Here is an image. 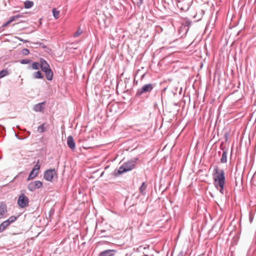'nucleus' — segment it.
<instances>
[{
	"instance_id": "obj_28",
	"label": "nucleus",
	"mask_w": 256,
	"mask_h": 256,
	"mask_svg": "<svg viewBox=\"0 0 256 256\" xmlns=\"http://www.w3.org/2000/svg\"><path fill=\"white\" fill-rule=\"evenodd\" d=\"M40 166L39 164V160H38L36 164L34 166L33 169L34 170L36 171H38L40 170Z\"/></svg>"
},
{
	"instance_id": "obj_18",
	"label": "nucleus",
	"mask_w": 256,
	"mask_h": 256,
	"mask_svg": "<svg viewBox=\"0 0 256 256\" xmlns=\"http://www.w3.org/2000/svg\"><path fill=\"white\" fill-rule=\"evenodd\" d=\"M33 77L34 78H42L44 76L40 71H37L34 73Z\"/></svg>"
},
{
	"instance_id": "obj_36",
	"label": "nucleus",
	"mask_w": 256,
	"mask_h": 256,
	"mask_svg": "<svg viewBox=\"0 0 256 256\" xmlns=\"http://www.w3.org/2000/svg\"><path fill=\"white\" fill-rule=\"evenodd\" d=\"M142 2V0H140V2H138V4H141Z\"/></svg>"
},
{
	"instance_id": "obj_20",
	"label": "nucleus",
	"mask_w": 256,
	"mask_h": 256,
	"mask_svg": "<svg viewBox=\"0 0 256 256\" xmlns=\"http://www.w3.org/2000/svg\"><path fill=\"white\" fill-rule=\"evenodd\" d=\"M52 14H53V16L54 17L56 18V19H58V18H59V14H60V11L56 10V8H54L52 9Z\"/></svg>"
},
{
	"instance_id": "obj_13",
	"label": "nucleus",
	"mask_w": 256,
	"mask_h": 256,
	"mask_svg": "<svg viewBox=\"0 0 256 256\" xmlns=\"http://www.w3.org/2000/svg\"><path fill=\"white\" fill-rule=\"evenodd\" d=\"M44 104V102H42L36 104L34 107V110L35 112H41L43 110L42 104Z\"/></svg>"
},
{
	"instance_id": "obj_35",
	"label": "nucleus",
	"mask_w": 256,
	"mask_h": 256,
	"mask_svg": "<svg viewBox=\"0 0 256 256\" xmlns=\"http://www.w3.org/2000/svg\"><path fill=\"white\" fill-rule=\"evenodd\" d=\"M5 229L1 226V224H0V233L2 232Z\"/></svg>"
},
{
	"instance_id": "obj_2",
	"label": "nucleus",
	"mask_w": 256,
	"mask_h": 256,
	"mask_svg": "<svg viewBox=\"0 0 256 256\" xmlns=\"http://www.w3.org/2000/svg\"><path fill=\"white\" fill-rule=\"evenodd\" d=\"M44 178L46 180L52 182L58 178V174L54 168H50L44 172Z\"/></svg>"
},
{
	"instance_id": "obj_19",
	"label": "nucleus",
	"mask_w": 256,
	"mask_h": 256,
	"mask_svg": "<svg viewBox=\"0 0 256 256\" xmlns=\"http://www.w3.org/2000/svg\"><path fill=\"white\" fill-rule=\"evenodd\" d=\"M31 68L34 70H38L40 68V60L39 62H34L32 64Z\"/></svg>"
},
{
	"instance_id": "obj_1",
	"label": "nucleus",
	"mask_w": 256,
	"mask_h": 256,
	"mask_svg": "<svg viewBox=\"0 0 256 256\" xmlns=\"http://www.w3.org/2000/svg\"><path fill=\"white\" fill-rule=\"evenodd\" d=\"M212 178L216 188L222 194H224L226 180L224 170H220L218 166H216L214 168Z\"/></svg>"
},
{
	"instance_id": "obj_14",
	"label": "nucleus",
	"mask_w": 256,
	"mask_h": 256,
	"mask_svg": "<svg viewBox=\"0 0 256 256\" xmlns=\"http://www.w3.org/2000/svg\"><path fill=\"white\" fill-rule=\"evenodd\" d=\"M38 171H36L32 169V170L30 172V174H29L28 180H30L34 179L38 176Z\"/></svg>"
},
{
	"instance_id": "obj_7",
	"label": "nucleus",
	"mask_w": 256,
	"mask_h": 256,
	"mask_svg": "<svg viewBox=\"0 0 256 256\" xmlns=\"http://www.w3.org/2000/svg\"><path fill=\"white\" fill-rule=\"evenodd\" d=\"M116 253L114 250H107L100 252L98 256H114Z\"/></svg>"
},
{
	"instance_id": "obj_11",
	"label": "nucleus",
	"mask_w": 256,
	"mask_h": 256,
	"mask_svg": "<svg viewBox=\"0 0 256 256\" xmlns=\"http://www.w3.org/2000/svg\"><path fill=\"white\" fill-rule=\"evenodd\" d=\"M7 212V207L6 204L4 202L0 204V215H3Z\"/></svg>"
},
{
	"instance_id": "obj_30",
	"label": "nucleus",
	"mask_w": 256,
	"mask_h": 256,
	"mask_svg": "<svg viewBox=\"0 0 256 256\" xmlns=\"http://www.w3.org/2000/svg\"><path fill=\"white\" fill-rule=\"evenodd\" d=\"M192 22L190 20H186L184 24V26H188L191 24Z\"/></svg>"
},
{
	"instance_id": "obj_17",
	"label": "nucleus",
	"mask_w": 256,
	"mask_h": 256,
	"mask_svg": "<svg viewBox=\"0 0 256 256\" xmlns=\"http://www.w3.org/2000/svg\"><path fill=\"white\" fill-rule=\"evenodd\" d=\"M34 6V2L32 1L26 0L24 2V6L26 8H30Z\"/></svg>"
},
{
	"instance_id": "obj_22",
	"label": "nucleus",
	"mask_w": 256,
	"mask_h": 256,
	"mask_svg": "<svg viewBox=\"0 0 256 256\" xmlns=\"http://www.w3.org/2000/svg\"><path fill=\"white\" fill-rule=\"evenodd\" d=\"M46 130V128H44V124H40L38 128V131L39 132H44Z\"/></svg>"
},
{
	"instance_id": "obj_23",
	"label": "nucleus",
	"mask_w": 256,
	"mask_h": 256,
	"mask_svg": "<svg viewBox=\"0 0 256 256\" xmlns=\"http://www.w3.org/2000/svg\"><path fill=\"white\" fill-rule=\"evenodd\" d=\"M17 219V217L15 216H11L6 220L9 222L10 224L14 222Z\"/></svg>"
},
{
	"instance_id": "obj_21",
	"label": "nucleus",
	"mask_w": 256,
	"mask_h": 256,
	"mask_svg": "<svg viewBox=\"0 0 256 256\" xmlns=\"http://www.w3.org/2000/svg\"><path fill=\"white\" fill-rule=\"evenodd\" d=\"M9 74L7 70H3L0 72V78H4Z\"/></svg>"
},
{
	"instance_id": "obj_3",
	"label": "nucleus",
	"mask_w": 256,
	"mask_h": 256,
	"mask_svg": "<svg viewBox=\"0 0 256 256\" xmlns=\"http://www.w3.org/2000/svg\"><path fill=\"white\" fill-rule=\"evenodd\" d=\"M154 88V86L152 84H144L140 88L138 89L136 94V97H139L144 94L150 92Z\"/></svg>"
},
{
	"instance_id": "obj_38",
	"label": "nucleus",
	"mask_w": 256,
	"mask_h": 256,
	"mask_svg": "<svg viewBox=\"0 0 256 256\" xmlns=\"http://www.w3.org/2000/svg\"><path fill=\"white\" fill-rule=\"evenodd\" d=\"M16 137L18 138H19L18 136L17 135H16Z\"/></svg>"
},
{
	"instance_id": "obj_27",
	"label": "nucleus",
	"mask_w": 256,
	"mask_h": 256,
	"mask_svg": "<svg viewBox=\"0 0 256 256\" xmlns=\"http://www.w3.org/2000/svg\"><path fill=\"white\" fill-rule=\"evenodd\" d=\"M82 32V30L80 28L78 29L74 34V37H78Z\"/></svg>"
},
{
	"instance_id": "obj_33",
	"label": "nucleus",
	"mask_w": 256,
	"mask_h": 256,
	"mask_svg": "<svg viewBox=\"0 0 256 256\" xmlns=\"http://www.w3.org/2000/svg\"><path fill=\"white\" fill-rule=\"evenodd\" d=\"M50 68V67H48V68H40L42 70L45 72H46L48 70L49 68Z\"/></svg>"
},
{
	"instance_id": "obj_16",
	"label": "nucleus",
	"mask_w": 256,
	"mask_h": 256,
	"mask_svg": "<svg viewBox=\"0 0 256 256\" xmlns=\"http://www.w3.org/2000/svg\"><path fill=\"white\" fill-rule=\"evenodd\" d=\"M227 151L224 150L222 154V158H220V162L222 163H226L227 162Z\"/></svg>"
},
{
	"instance_id": "obj_5",
	"label": "nucleus",
	"mask_w": 256,
	"mask_h": 256,
	"mask_svg": "<svg viewBox=\"0 0 256 256\" xmlns=\"http://www.w3.org/2000/svg\"><path fill=\"white\" fill-rule=\"evenodd\" d=\"M42 183L40 180H36L34 182H30L28 184V190L30 192H33L35 190L36 188H42Z\"/></svg>"
},
{
	"instance_id": "obj_26",
	"label": "nucleus",
	"mask_w": 256,
	"mask_h": 256,
	"mask_svg": "<svg viewBox=\"0 0 256 256\" xmlns=\"http://www.w3.org/2000/svg\"><path fill=\"white\" fill-rule=\"evenodd\" d=\"M0 224L1 226H2L4 229H6V227L10 225L9 222H8L6 220Z\"/></svg>"
},
{
	"instance_id": "obj_6",
	"label": "nucleus",
	"mask_w": 256,
	"mask_h": 256,
	"mask_svg": "<svg viewBox=\"0 0 256 256\" xmlns=\"http://www.w3.org/2000/svg\"><path fill=\"white\" fill-rule=\"evenodd\" d=\"M127 171H128V163L125 162L122 165L120 166L118 170H115L114 173L116 176H118Z\"/></svg>"
},
{
	"instance_id": "obj_37",
	"label": "nucleus",
	"mask_w": 256,
	"mask_h": 256,
	"mask_svg": "<svg viewBox=\"0 0 256 256\" xmlns=\"http://www.w3.org/2000/svg\"><path fill=\"white\" fill-rule=\"evenodd\" d=\"M250 222H252V218H250Z\"/></svg>"
},
{
	"instance_id": "obj_24",
	"label": "nucleus",
	"mask_w": 256,
	"mask_h": 256,
	"mask_svg": "<svg viewBox=\"0 0 256 256\" xmlns=\"http://www.w3.org/2000/svg\"><path fill=\"white\" fill-rule=\"evenodd\" d=\"M20 17H21V16L20 14H18V15L14 16H13L10 18L8 20L10 22V23H11L13 21H14L15 20H16V19H18V18H19Z\"/></svg>"
},
{
	"instance_id": "obj_9",
	"label": "nucleus",
	"mask_w": 256,
	"mask_h": 256,
	"mask_svg": "<svg viewBox=\"0 0 256 256\" xmlns=\"http://www.w3.org/2000/svg\"><path fill=\"white\" fill-rule=\"evenodd\" d=\"M67 144L68 146L72 150L76 148V144L74 140V138L72 136H70L67 138Z\"/></svg>"
},
{
	"instance_id": "obj_29",
	"label": "nucleus",
	"mask_w": 256,
	"mask_h": 256,
	"mask_svg": "<svg viewBox=\"0 0 256 256\" xmlns=\"http://www.w3.org/2000/svg\"><path fill=\"white\" fill-rule=\"evenodd\" d=\"M22 52L24 55L26 56L29 54L30 51L28 48H24L22 49Z\"/></svg>"
},
{
	"instance_id": "obj_25",
	"label": "nucleus",
	"mask_w": 256,
	"mask_h": 256,
	"mask_svg": "<svg viewBox=\"0 0 256 256\" xmlns=\"http://www.w3.org/2000/svg\"><path fill=\"white\" fill-rule=\"evenodd\" d=\"M20 63L24 64H30L31 60L29 59H22L20 60Z\"/></svg>"
},
{
	"instance_id": "obj_4",
	"label": "nucleus",
	"mask_w": 256,
	"mask_h": 256,
	"mask_svg": "<svg viewBox=\"0 0 256 256\" xmlns=\"http://www.w3.org/2000/svg\"><path fill=\"white\" fill-rule=\"evenodd\" d=\"M28 198L24 194H20L18 200V204L20 208H24L28 205Z\"/></svg>"
},
{
	"instance_id": "obj_10",
	"label": "nucleus",
	"mask_w": 256,
	"mask_h": 256,
	"mask_svg": "<svg viewBox=\"0 0 256 256\" xmlns=\"http://www.w3.org/2000/svg\"><path fill=\"white\" fill-rule=\"evenodd\" d=\"M46 78L48 80H52L53 78L54 73L50 68L45 72Z\"/></svg>"
},
{
	"instance_id": "obj_15",
	"label": "nucleus",
	"mask_w": 256,
	"mask_h": 256,
	"mask_svg": "<svg viewBox=\"0 0 256 256\" xmlns=\"http://www.w3.org/2000/svg\"><path fill=\"white\" fill-rule=\"evenodd\" d=\"M50 67L48 62L44 58H40V68H45Z\"/></svg>"
},
{
	"instance_id": "obj_34",
	"label": "nucleus",
	"mask_w": 256,
	"mask_h": 256,
	"mask_svg": "<svg viewBox=\"0 0 256 256\" xmlns=\"http://www.w3.org/2000/svg\"><path fill=\"white\" fill-rule=\"evenodd\" d=\"M176 256H184V252L182 251L180 252Z\"/></svg>"
},
{
	"instance_id": "obj_12",
	"label": "nucleus",
	"mask_w": 256,
	"mask_h": 256,
	"mask_svg": "<svg viewBox=\"0 0 256 256\" xmlns=\"http://www.w3.org/2000/svg\"><path fill=\"white\" fill-rule=\"evenodd\" d=\"M146 188L147 186L146 182H143L139 188L140 192L144 196L146 194Z\"/></svg>"
},
{
	"instance_id": "obj_32",
	"label": "nucleus",
	"mask_w": 256,
	"mask_h": 256,
	"mask_svg": "<svg viewBox=\"0 0 256 256\" xmlns=\"http://www.w3.org/2000/svg\"><path fill=\"white\" fill-rule=\"evenodd\" d=\"M10 24V22H9V20H8V22H5L4 24H2V27H5L6 26H7L8 24Z\"/></svg>"
},
{
	"instance_id": "obj_8",
	"label": "nucleus",
	"mask_w": 256,
	"mask_h": 256,
	"mask_svg": "<svg viewBox=\"0 0 256 256\" xmlns=\"http://www.w3.org/2000/svg\"><path fill=\"white\" fill-rule=\"evenodd\" d=\"M138 157H136L129 160V171L136 168V165L138 163Z\"/></svg>"
},
{
	"instance_id": "obj_31",
	"label": "nucleus",
	"mask_w": 256,
	"mask_h": 256,
	"mask_svg": "<svg viewBox=\"0 0 256 256\" xmlns=\"http://www.w3.org/2000/svg\"><path fill=\"white\" fill-rule=\"evenodd\" d=\"M18 38V40L20 41V42H24V43H26V42H28V40H24V39H22V38Z\"/></svg>"
}]
</instances>
